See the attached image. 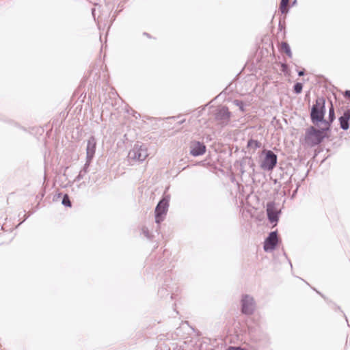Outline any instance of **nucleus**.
Returning <instances> with one entry per match:
<instances>
[{"mask_svg":"<svg viewBox=\"0 0 350 350\" xmlns=\"http://www.w3.org/2000/svg\"><path fill=\"white\" fill-rule=\"evenodd\" d=\"M325 100L323 97L318 98L316 100V103L312 107L310 111V118L312 123L323 122L329 124V122L324 119L325 113Z\"/></svg>","mask_w":350,"mask_h":350,"instance_id":"obj_1","label":"nucleus"},{"mask_svg":"<svg viewBox=\"0 0 350 350\" xmlns=\"http://www.w3.org/2000/svg\"><path fill=\"white\" fill-rule=\"evenodd\" d=\"M328 130V126L321 129H317L314 126H310L306 131V142L312 146L321 144L325 137V132Z\"/></svg>","mask_w":350,"mask_h":350,"instance_id":"obj_2","label":"nucleus"},{"mask_svg":"<svg viewBox=\"0 0 350 350\" xmlns=\"http://www.w3.org/2000/svg\"><path fill=\"white\" fill-rule=\"evenodd\" d=\"M148 156L147 147L139 142H137L128 154L129 159L137 161H144Z\"/></svg>","mask_w":350,"mask_h":350,"instance_id":"obj_3","label":"nucleus"},{"mask_svg":"<svg viewBox=\"0 0 350 350\" xmlns=\"http://www.w3.org/2000/svg\"><path fill=\"white\" fill-rule=\"evenodd\" d=\"M170 196H164L155 208V222L159 225L164 220L169 207Z\"/></svg>","mask_w":350,"mask_h":350,"instance_id":"obj_4","label":"nucleus"},{"mask_svg":"<svg viewBox=\"0 0 350 350\" xmlns=\"http://www.w3.org/2000/svg\"><path fill=\"white\" fill-rule=\"evenodd\" d=\"M265 157L260 163V167L267 171H271L276 166L278 157L272 150L263 151Z\"/></svg>","mask_w":350,"mask_h":350,"instance_id":"obj_5","label":"nucleus"},{"mask_svg":"<svg viewBox=\"0 0 350 350\" xmlns=\"http://www.w3.org/2000/svg\"><path fill=\"white\" fill-rule=\"evenodd\" d=\"M241 312L246 315H251L256 308V302L252 296L243 295L241 300Z\"/></svg>","mask_w":350,"mask_h":350,"instance_id":"obj_6","label":"nucleus"},{"mask_svg":"<svg viewBox=\"0 0 350 350\" xmlns=\"http://www.w3.org/2000/svg\"><path fill=\"white\" fill-rule=\"evenodd\" d=\"M230 116L231 113L226 106L218 108L215 113V119L219 122V124L223 126L228 124L230 120Z\"/></svg>","mask_w":350,"mask_h":350,"instance_id":"obj_7","label":"nucleus"},{"mask_svg":"<svg viewBox=\"0 0 350 350\" xmlns=\"http://www.w3.org/2000/svg\"><path fill=\"white\" fill-rule=\"evenodd\" d=\"M278 243V232L276 231L271 232L266 238L264 243V250L269 252L274 250Z\"/></svg>","mask_w":350,"mask_h":350,"instance_id":"obj_8","label":"nucleus"},{"mask_svg":"<svg viewBox=\"0 0 350 350\" xmlns=\"http://www.w3.org/2000/svg\"><path fill=\"white\" fill-rule=\"evenodd\" d=\"M267 215L271 223H277L279 219L280 211L275 207L274 202H269L267 204Z\"/></svg>","mask_w":350,"mask_h":350,"instance_id":"obj_9","label":"nucleus"},{"mask_svg":"<svg viewBox=\"0 0 350 350\" xmlns=\"http://www.w3.org/2000/svg\"><path fill=\"white\" fill-rule=\"evenodd\" d=\"M96 147V140L94 136L90 137L88 140L86 147V160L92 161L93 159Z\"/></svg>","mask_w":350,"mask_h":350,"instance_id":"obj_10","label":"nucleus"},{"mask_svg":"<svg viewBox=\"0 0 350 350\" xmlns=\"http://www.w3.org/2000/svg\"><path fill=\"white\" fill-rule=\"evenodd\" d=\"M190 148V154L193 157L202 155L206 151V146L200 142L191 143Z\"/></svg>","mask_w":350,"mask_h":350,"instance_id":"obj_11","label":"nucleus"},{"mask_svg":"<svg viewBox=\"0 0 350 350\" xmlns=\"http://www.w3.org/2000/svg\"><path fill=\"white\" fill-rule=\"evenodd\" d=\"M350 120V111H346L342 116L339 118L340 128L342 130H347L349 128V121Z\"/></svg>","mask_w":350,"mask_h":350,"instance_id":"obj_12","label":"nucleus"},{"mask_svg":"<svg viewBox=\"0 0 350 350\" xmlns=\"http://www.w3.org/2000/svg\"><path fill=\"white\" fill-rule=\"evenodd\" d=\"M90 163L91 161L86 160V162L84 164L83 169L79 172L78 176L75 178V181H80L85 177V174L88 172V167L90 166Z\"/></svg>","mask_w":350,"mask_h":350,"instance_id":"obj_13","label":"nucleus"},{"mask_svg":"<svg viewBox=\"0 0 350 350\" xmlns=\"http://www.w3.org/2000/svg\"><path fill=\"white\" fill-rule=\"evenodd\" d=\"M261 146V143L255 139H250L247 142V148L253 149L254 150Z\"/></svg>","mask_w":350,"mask_h":350,"instance_id":"obj_14","label":"nucleus"},{"mask_svg":"<svg viewBox=\"0 0 350 350\" xmlns=\"http://www.w3.org/2000/svg\"><path fill=\"white\" fill-rule=\"evenodd\" d=\"M281 49L289 57H292V52L291 50V47L287 42H282L281 45Z\"/></svg>","mask_w":350,"mask_h":350,"instance_id":"obj_15","label":"nucleus"},{"mask_svg":"<svg viewBox=\"0 0 350 350\" xmlns=\"http://www.w3.org/2000/svg\"><path fill=\"white\" fill-rule=\"evenodd\" d=\"M289 0H281L280 10L282 14H285L288 12L287 5L288 4Z\"/></svg>","mask_w":350,"mask_h":350,"instance_id":"obj_16","label":"nucleus"},{"mask_svg":"<svg viewBox=\"0 0 350 350\" xmlns=\"http://www.w3.org/2000/svg\"><path fill=\"white\" fill-rule=\"evenodd\" d=\"M335 119V113H334V109L333 106L332 105L331 107L329 109V124H326L327 126L329 128L330 124Z\"/></svg>","mask_w":350,"mask_h":350,"instance_id":"obj_17","label":"nucleus"},{"mask_svg":"<svg viewBox=\"0 0 350 350\" xmlns=\"http://www.w3.org/2000/svg\"><path fill=\"white\" fill-rule=\"evenodd\" d=\"M62 203L65 206H67V207H70L71 206V202L70 200L68 195L65 194L64 196Z\"/></svg>","mask_w":350,"mask_h":350,"instance_id":"obj_18","label":"nucleus"},{"mask_svg":"<svg viewBox=\"0 0 350 350\" xmlns=\"http://www.w3.org/2000/svg\"><path fill=\"white\" fill-rule=\"evenodd\" d=\"M303 89V85L301 83H296L293 86V90L296 94H300Z\"/></svg>","mask_w":350,"mask_h":350,"instance_id":"obj_19","label":"nucleus"},{"mask_svg":"<svg viewBox=\"0 0 350 350\" xmlns=\"http://www.w3.org/2000/svg\"><path fill=\"white\" fill-rule=\"evenodd\" d=\"M233 104L238 107L241 111H244V103L242 100L237 99L234 100Z\"/></svg>","mask_w":350,"mask_h":350,"instance_id":"obj_20","label":"nucleus"},{"mask_svg":"<svg viewBox=\"0 0 350 350\" xmlns=\"http://www.w3.org/2000/svg\"><path fill=\"white\" fill-rule=\"evenodd\" d=\"M142 233L147 239H150L151 237L149 230L146 227H143Z\"/></svg>","mask_w":350,"mask_h":350,"instance_id":"obj_21","label":"nucleus"},{"mask_svg":"<svg viewBox=\"0 0 350 350\" xmlns=\"http://www.w3.org/2000/svg\"><path fill=\"white\" fill-rule=\"evenodd\" d=\"M226 350H245L240 347H235V346H230L228 347Z\"/></svg>","mask_w":350,"mask_h":350,"instance_id":"obj_22","label":"nucleus"},{"mask_svg":"<svg viewBox=\"0 0 350 350\" xmlns=\"http://www.w3.org/2000/svg\"><path fill=\"white\" fill-rule=\"evenodd\" d=\"M288 69V66L286 64H282V70L285 72L286 70Z\"/></svg>","mask_w":350,"mask_h":350,"instance_id":"obj_23","label":"nucleus"},{"mask_svg":"<svg viewBox=\"0 0 350 350\" xmlns=\"http://www.w3.org/2000/svg\"><path fill=\"white\" fill-rule=\"evenodd\" d=\"M345 96L347 98H350V90H347V91H345Z\"/></svg>","mask_w":350,"mask_h":350,"instance_id":"obj_24","label":"nucleus"},{"mask_svg":"<svg viewBox=\"0 0 350 350\" xmlns=\"http://www.w3.org/2000/svg\"><path fill=\"white\" fill-rule=\"evenodd\" d=\"M304 73H305V72H304V70H299V71L298 72V75H299V76H300V77H301V76H304Z\"/></svg>","mask_w":350,"mask_h":350,"instance_id":"obj_25","label":"nucleus"},{"mask_svg":"<svg viewBox=\"0 0 350 350\" xmlns=\"http://www.w3.org/2000/svg\"><path fill=\"white\" fill-rule=\"evenodd\" d=\"M163 289H160V290H159V293L160 295H163Z\"/></svg>","mask_w":350,"mask_h":350,"instance_id":"obj_26","label":"nucleus"},{"mask_svg":"<svg viewBox=\"0 0 350 350\" xmlns=\"http://www.w3.org/2000/svg\"><path fill=\"white\" fill-rule=\"evenodd\" d=\"M293 3L295 4L296 3V0H295Z\"/></svg>","mask_w":350,"mask_h":350,"instance_id":"obj_27","label":"nucleus"},{"mask_svg":"<svg viewBox=\"0 0 350 350\" xmlns=\"http://www.w3.org/2000/svg\"><path fill=\"white\" fill-rule=\"evenodd\" d=\"M144 35L148 36V34L147 33H144Z\"/></svg>","mask_w":350,"mask_h":350,"instance_id":"obj_28","label":"nucleus"},{"mask_svg":"<svg viewBox=\"0 0 350 350\" xmlns=\"http://www.w3.org/2000/svg\"><path fill=\"white\" fill-rule=\"evenodd\" d=\"M95 11L94 9H92V14H94V12Z\"/></svg>","mask_w":350,"mask_h":350,"instance_id":"obj_29","label":"nucleus"}]
</instances>
